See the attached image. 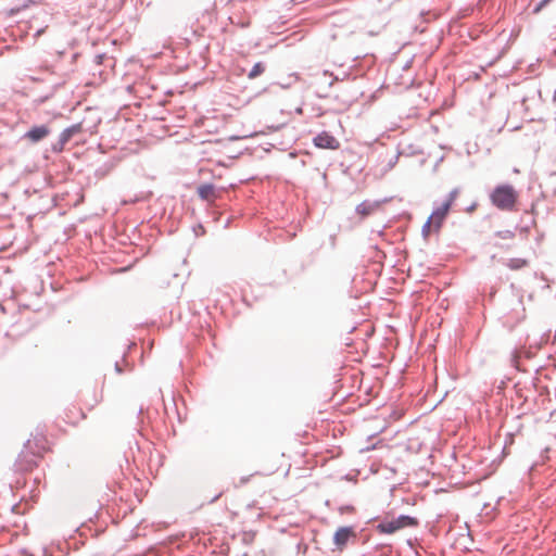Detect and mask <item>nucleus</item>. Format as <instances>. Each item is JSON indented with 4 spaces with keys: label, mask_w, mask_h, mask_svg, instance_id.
<instances>
[{
    "label": "nucleus",
    "mask_w": 556,
    "mask_h": 556,
    "mask_svg": "<svg viewBox=\"0 0 556 556\" xmlns=\"http://www.w3.org/2000/svg\"><path fill=\"white\" fill-rule=\"evenodd\" d=\"M266 70V64L264 62H256L252 68L250 70V72L248 73V78L249 79H255L256 77L261 76L262 74H264Z\"/></svg>",
    "instance_id": "obj_14"
},
{
    "label": "nucleus",
    "mask_w": 556,
    "mask_h": 556,
    "mask_svg": "<svg viewBox=\"0 0 556 556\" xmlns=\"http://www.w3.org/2000/svg\"><path fill=\"white\" fill-rule=\"evenodd\" d=\"M219 496H220V494L215 495V496L212 498V501H211V502L216 501Z\"/></svg>",
    "instance_id": "obj_36"
},
{
    "label": "nucleus",
    "mask_w": 556,
    "mask_h": 556,
    "mask_svg": "<svg viewBox=\"0 0 556 556\" xmlns=\"http://www.w3.org/2000/svg\"><path fill=\"white\" fill-rule=\"evenodd\" d=\"M316 96H317V98H319V99H324V98H327V97H328V93H324V92H316Z\"/></svg>",
    "instance_id": "obj_31"
},
{
    "label": "nucleus",
    "mask_w": 556,
    "mask_h": 556,
    "mask_svg": "<svg viewBox=\"0 0 556 556\" xmlns=\"http://www.w3.org/2000/svg\"><path fill=\"white\" fill-rule=\"evenodd\" d=\"M314 147L326 150H338L340 148L339 140L327 130H323L313 138Z\"/></svg>",
    "instance_id": "obj_6"
},
{
    "label": "nucleus",
    "mask_w": 556,
    "mask_h": 556,
    "mask_svg": "<svg viewBox=\"0 0 556 556\" xmlns=\"http://www.w3.org/2000/svg\"><path fill=\"white\" fill-rule=\"evenodd\" d=\"M225 193V187H217L213 182H204L197 187L198 197L206 202L222 201Z\"/></svg>",
    "instance_id": "obj_4"
},
{
    "label": "nucleus",
    "mask_w": 556,
    "mask_h": 556,
    "mask_svg": "<svg viewBox=\"0 0 556 556\" xmlns=\"http://www.w3.org/2000/svg\"><path fill=\"white\" fill-rule=\"evenodd\" d=\"M249 477H241L240 484H245L249 481Z\"/></svg>",
    "instance_id": "obj_33"
},
{
    "label": "nucleus",
    "mask_w": 556,
    "mask_h": 556,
    "mask_svg": "<svg viewBox=\"0 0 556 556\" xmlns=\"http://www.w3.org/2000/svg\"><path fill=\"white\" fill-rule=\"evenodd\" d=\"M143 408L140 407L138 414L140 415L142 413Z\"/></svg>",
    "instance_id": "obj_37"
},
{
    "label": "nucleus",
    "mask_w": 556,
    "mask_h": 556,
    "mask_svg": "<svg viewBox=\"0 0 556 556\" xmlns=\"http://www.w3.org/2000/svg\"><path fill=\"white\" fill-rule=\"evenodd\" d=\"M100 170H101V168L96 169V174L99 175Z\"/></svg>",
    "instance_id": "obj_38"
},
{
    "label": "nucleus",
    "mask_w": 556,
    "mask_h": 556,
    "mask_svg": "<svg viewBox=\"0 0 556 556\" xmlns=\"http://www.w3.org/2000/svg\"><path fill=\"white\" fill-rule=\"evenodd\" d=\"M36 2H37V0H25L21 5L12 8L10 10V15H16L20 12H22L23 10L29 8L31 4H35Z\"/></svg>",
    "instance_id": "obj_16"
},
{
    "label": "nucleus",
    "mask_w": 556,
    "mask_h": 556,
    "mask_svg": "<svg viewBox=\"0 0 556 556\" xmlns=\"http://www.w3.org/2000/svg\"><path fill=\"white\" fill-rule=\"evenodd\" d=\"M388 202V199L381 200H364L355 207V212L362 217L366 218L377 211L383 203Z\"/></svg>",
    "instance_id": "obj_8"
},
{
    "label": "nucleus",
    "mask_w": 556,
    "mask_h": 556,
    "mask_svg": "<svg viewBox=\"0 0 556 556\" xmlns=\"http://www.w3.org/2000/svg\"><path fill=\"white\" fill-rule=\"evenodd\" d=\"M108 55L106 53H98L94 55L93 58V63L97 65V66H100L104 63V61L106 60Z\"/></svg>",
    "instance_id": "obj_23"
},
{
    "label": "nucleus",
    "mask_w": 556,
    "mask_h": 556,
    "mask_svg": "<svg viewBox=\"0 0 556 556\" xmlns=\"http://www.w3.org/2000/svg\"><path fill=\"white\" fill-rule=\"evenodd\" d=\"M114 370L116 374L122 375L124 372V367L116 361L114 364Z\"/></svg>",
    "instance_id": "obj_29"
},
{
    "label": "nucleus",
    "mask_w": 556,
    "mask_h": 556,
    "mask_svg": "<svg viewBox=\"0 0 556 556\" xmlns=\"http://www.w3.org/2000/svg\"><path fill=\"white\" fill-rule=\"evenodd\" d=\"M41 457V452H35L31 447L30 440L24 443V448L17 455L14 464L17 471H31L38 466V458Z\"/></svg>",
    "instance_id": "obj_2"
},
{
    "label": "nucleus",
    "mask_w": 556,
    "mask_h": 556,
    "mask_svg": "<svg viewBox=\"0 0 556 556\" xmlns=\"http://www.w3.org/2000/svg\"><path fill=\"white\" fill-rule=\"evenodd\" d=\"M343 479L352 481L354 478H352L351 475L348 473L343 477Z\"/></svg>",
    "instance_id": "obj_35"
},
{
    "label": "nucleus",
    "mask_w": 556,
    "mask_h": 556,
    "mask_svg": "<svg viewBox=\"0 0 556 556\" xmlns=\"http://www.w3.org/2000/svg\"><path fill=\"white\" fill-rule=\"evenodd\" d=\"M457 194H458V189H453V190H451V191L447 193V195H446L445 200H444L442 203H443V204H447V206L451 208V207H452V205H453V203H454V201H455V200H456V198H457Z\"/></svg>",
    "instance_id": "obj_18"
},
{
    "label": "nucleus",
    "mask_w": 556,
    "mask_h": 556,
    "mask_svg": "<svg viewBox=\"0 0 556 556\" xmlns=\"http://www.w3.org/2000/svg\"><path fill=\"white\" fill-rule=\"evenodd\" d=\"M406 523H378L377 530L380 533L391 534L400 530Z\"/></svg>",
    "instance_id": "obj_13"
},
{
    "label": "nucleus",
    "mask_w": 556,
    "mask_h": 556,
    "mask_svg": "<svg viewBox=\"0 0 556 556\" xmlns=\"http://www.w3.org/2000/svg\"><path fill=\"white\" fill-rule=\"evenodd\" d=\"M476 207H477V203H472L471 205H469V206L467 207V211H468V212H472Z\"/></svg>",
    "instance_id": "obj_32"
},
{
    "label": "nucleus",
    "mask_w": 556,
    "mask_h": 556,
    "mask_svg": "<svg viewBox=\"0 0 556 556\" xmlns=\"http://www.w3.org/2000/svg\"><path fill=\"white\" fill-rule=\"evenodd\" d=\"M137 349V344L135 342H130L128 344V350L123 353L122 359L130 369H132V365L127 362L128 353L132 350Z\"/></svg>",
    "instance_id": "obj_22"
},
{
    "label": "nucleus",
    "mask_w": 556,
    "mask_h": 556,
    "mask_svg": "<svg viewBox=\"0 0 556 556\" xmlns=\"http://www.w3.org/2000/svg\"><path fill=\"white\" fill-rule=\"evenodd\" d=\"M91 513L92 514H89V515L85 516L83 521L91 522V521H94V519L102 518V515H101L102 514V507L101 506L98 509H94V506H93L92 509H91Z\"/></svg>",
    "instance_id": "obj_17"
},
{
    "label": "nucleus",
    "mask_w": 556,
    "mask_h": 556,
    "mask_svg": "<svg viewBox=\"0 0 556 556\" xmlns=\"http://www.w3.org/2000/svg\"><path fill=\"white\" fill-rule=\"evenodd\" d=\"M20 508V505L18 504H15L11 507V511L12 513H16L17 514V509Z\"/></svg>",
    "instance_id": "obj_34"
},
{
    "label": "nucleus",
    "mask_w": 556,
    "mask_h": 556,
    "mask_svg": "<svg viewBox=\"0 0 556 556\" xmlns=\"http://www.w3.org/2000/svg\"><path fill=\"white\" fill-rule=\"evenodd\" d=\"M431 231H433L432 222L428 218L421 228L422 238L427 240Z\"/></svg>",
    "instance_id": "obj_19"
},
{
    "label": "nucleus",
    "mask_w": 556,
    "mask_h": 556,
    "mask_svg": "<svg viewBox=\"0 0 556 556\" xmlns=\"http://www.w3.org/2000/svg\"><path fill=\"white\" fill-rule=\"evenodd\" d=\"M228 21L230 22V24L238 26L242 29H245V28L250 27V25H251L250 16L245 12L241 11L240 9L237 10L235 8L228 17Z\"/></svg>",
    "instance_id": "obj_11"
},
{
    "label": "nucleus",
    "mask_w": 556,
    "mask_h": 556,
    "mask_svg": "<svg viewBox=\"0 0 556 556\" xmlns=\"http://www.w3.org/2000/svg\"><path fill=\"white\" fill-rule=\"evenodd\" d=\"M366 521H418V519L407 514H396L393 510H389L384 516H371Z\"/></svg>",
    "instance_id": "obj_10"
},
{
    "label": "nucleus",
    "mask_w": 556,
    "mask_h": 556,
    "mask_svg": "<svg viewBox=\"0 0 556 556\" xmlns=\"http://www.w3.org/2000/svg\"><path fill=\"white\" fill-rule=\"evenodd\" d=\"M321 76L323 77H331V80L328 83V88H331L336 81H342V80L349 78L350 74L345 72L343 74V76L341 77V76L334 75L332 72H330L328 70H324L321 73Z\"/></svg>",
    "instance_id": "obj_15"
},
{
    "label": "nucleus",
    "mask_w": 556,
    "mask_h": 556,
    "mask_svg": "<svg viewBox=\"0 0 556 556\" xmlns=\"http://www.w3.org/2000/svg\"><path fill=\"white\" fill-rule=\"evenodd\" d=\"M450 210L451 208L447 206V204L443 203L433 208L431 215L429 216L430 220L432 222L433 232L440 231L448 215Z\"/></svg>",
    "instance_id": "obj_7"
},
{
    "label": "nucleus",
    "mask_w": 556,
    "mask_h": 556,
    "mask_svg": "<svg viewBox=\"0 0 556 556\" xmlns=\"http://www.w3.org/2000/svg\"><path fill=\"white\" fill-rule=\"evenodd\" d=\"M528 265H529V261L527 258H521V257L508 258L505 262V266H507L511 270H519V269L527 267Z\"/></svg>",
    "instance_id": "obj_12"
},
{
    "label": "nucleus",
    "mask_w": 556,
    "mask_h": 556,
    "mask_svg": "<svg viewBox=\"0 0 556 556\" xmlns=\"http://www.w3.org/2000/svg\"><path fill=\"white\" fill-rule=\"evenodd\" d=\"M510 363L511 365L517 369V370H521L520 366H519V363H518V355H517V352L516 350H514L511 352V355H510Z\"/></svg>",
    "instance_id": "obj_25"
},
{
    "label": "nucleus",
    "mask_w": 556,
    "mask_h": 556,
    "mask_svg": "<svg viewBox=\"0 0 556 556\" xmlns=\"http://www.w3.org/2000/svg\"><path fill=\"white\" fill-rule=\"evenodd\" d=\"M79 53L78 52H75L72 54V63H75L77 61V59L79 58Z\"/></svg>",
    "instance_id": "obj_30"
},
{
    "label": "nucleus",
    "mask_w": 556,
    "mask_h": 556,
    "mask_svg": "<svg viewBox=\"0 0 556 556\" xmlns=\"http://www.w3.org/2000/svg\"><path fill=\"white\" fill-rule=\"evenodd\" d=\"M494 236L501 239H513L515 237L514 230H498L494 232Z\"/></svg>",
    "instance_id": "obj_21"
},
{
    "label": "nucleus",
    "mask_w": 556,
    "mask_h": 556,
    "mask_svg": "<svg viewBox=\"0 0 556 556\" xmlns=\"http://www.w3.org/2000/svg\"><path fill=\"white\" fill-rule=\"evenodd\" d=\"M530 227H531V225H525V226L517 225L516 229H519L520 233L523 235L525 237H527L530 231Z\"/></svg>",
    "instance_id": "obj_26"
},
{
    "label": "nucleus",
    "mask_w": 556,
    "mask_h": 556,
    "mask_svg": "<svg viewBox=\"0 0 556 556\" xmlns=\"http://www.w3.org/2000/svg\"><path fill=\"white\" fill-rule=\"evenodd\" d=\"M490 201L493 206L503 212H514L517 210L519 193L516 188L508 182L496 185L490 192Z\"/></svg>",
    "instance_id": "obj_1"
},
{
    "label": "nucleus",
    "mask_w": 556,
    "mask_h": 556,
    "mask_svg": "<svg viewBox=\"0 0 556 556\" xmlns=\"http://www.w3.org/2000/svg\"><path fill=\"white\" fill-rule=\"evenodd\" d=\"M553 0H541L532 9V14H539L544 8H546Z\"/></svg>",
    "instance_id": "obj_20"
},
{
    "label": "nucleus",
    "mask_w": 556,
    "mask_h": 556,
    "mask_svg": "<svg viewBox=\"0 0 556 556\" xmlns=\"http://www.w3.org/2000/svg\"><path fill=\"white\" fill-rule=\"evenodd\" d=\"M400 154H401V152H397V154H395L391 160H389V162H388V167L389 168H393L395 166V164L399 161Z\"/></svg>",
    "instance_id": "obj_28"
},
{
    "label": "nucleus",
    "mask_w": 556,
    "mask_h": 556,
    "mask_svg": "<svg viewBox=\"0 0 556 556\" xmlns=\"http://www.w3.org/2000/svg\"><path fill=\"white\" fill-rule=\"evenodd\" d=\"M338 509L341 515L352 514L355 510L354 506L350 504L341 505Z\"/></svg>",
    "instance_id": "obj_24"
},
{
    "label": "nucleus",
    "mask_w": 556,
    "mask_h": 556,
    "mask_svg": "<svg viewBox=\"0 0 556 556\" xmlns=\"http://www.w3.org/2000/svg\"><path fill=\"white\" fill-rule=\"evenodd\" d=\"M51 132L52 129L49 124H35L21 136V141H26L30 144H38L47 139Z\"/></svg>",
    "instance_id": "obj_3"
},
{
    "label": "nucleus",
    "mask_w": 556,
    "mask_h": 556,
    "mask_svg": "<svg viewBox=\"0 0 556 556\" xmlns=\"http://www.w3.org/2000/svg\"><path fill=\"white\" fill-rule=\"evenodd\" d=\"M83 125L81 123L73 124L59 135V139L53 142L50 147L52 153L59 154L64 150L65 144L77 134L81 132Z\"/></svg>",
    "instance_id": "obj_5"
},
{
    "label": "nucleus",
    "mask_w": 556,
    "mask_h": 556,
    "mask_svg": "<svg viewBox=\"0 0 556 556\" xmlns=\"http://www.w3.org/2000/svg\"><path fill=\"white\" fill-rule=\"evenodd\" d=\"M355 532L350 527H341L337 530L333 536V542L339 551H342L345 545L355 539Z\"/></svg>",
    "instance_id": "obj_9"
},
{
    "label": "nucleus",
    "mask_w": 556,
    "mask_h": 556,
    "mask_svg": "<svg viewBox=\"0 0 556 556\" xmlns=\"http://www.w3.org/2000/svg\"><path fill=\"white\" fill-rule=\"evenodd\" d=\"M193 231H194L195 236L199 237V236L204 235L205 229L202 226V224H198L197 226L193 227Z\"/></svg>",
    "instance_id": "obj_27"
}]
</instances>
